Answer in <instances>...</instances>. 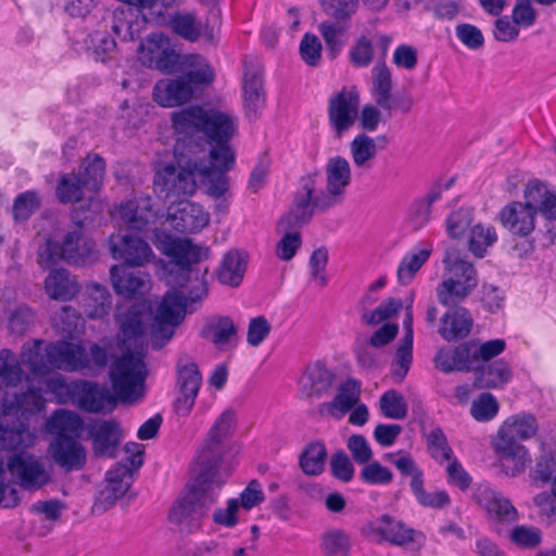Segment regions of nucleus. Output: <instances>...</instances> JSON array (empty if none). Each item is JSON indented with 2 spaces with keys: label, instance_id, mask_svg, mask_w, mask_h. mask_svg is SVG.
I'll list each match as a JSON object with an SVG mask.
<instances>
[{
  "label": "nucleus",
  "instance_id": "1",
  "mask_svg": "<svg viewBox=\"0 0 556 556\" xmlns=\"http://www.w3.org/2000/svg\"><path fill=\"white\" fill-rule=\"evenodd\" d=\"M151 316V305L147 301L132 304L126 312L116 315L118 340L127 352L116 358L110 369L114 394L97 383L81 381L73 390L80 409L93 414L111 412L117 401L134 404L143 397L148 374L143 359Z\"/></svg>",
  "mask_w": 556,
  "mask_h": 556
},
{
  "label": "nucleus",
  "instance_id": "2",
  "mask_svg": "<svg viewBox=\"0 0 556 556\" xmlns=\"http://www.w3.org/2000/svg\"><path fill=\"white\" fill-rule=\"evenodd\" d=\"M154 244L169 257L161 277L170 290L164 294L151 324L153 345L161 349L172 339L186 313L193 312V305L207 294V268L202 269L197 265L207 257L208 250L194 244L190 239L173 238L159 232L155 233Z\"/></svg>",
  "mask_w": 556,
  "mask_h": 556
},
{
  "label": "nucleus",
  "instance_id": "3",
  "mask_svg": "<svg viewBox=\"0 0 556 556\" xmlns=\"http://www.w3.org/2000/svg\"><path fill=\"white\" fill-rule=\"evenodd\" d=\"M198 182L211 198H219L228 191V177L207 162L204 152L188 157L179 167L167 164L154 176V189L165 199L190 197Z\"/></svg>",
  "mask_w": 556,
  "mask_h": 556
},
{
  "label": "nucleus",
  "instance_id": "4",
  "mask_svg": "<svg viewBox=\"0 0 556 556\" xmlns=\"http://www.w3.org/2000/svg\"><path fill=\"white\" fill-rule=\"evenodd\" d=\"M194 481L191 491L177 500L169 510L170 522L192 531L200 526V520L207 514L216 502L225 477L213 476L193 468Z\"/></svg>",
  "mask_w": 556,
  "mask_h": 556
},
{
  "label": "nucleus",
  "instance_id": "5",
  "mask_svg": "<svg viewBox=\"0 0 556 556\" xmlns=\"http://www.w3.org/2000/svg\"><path fill=\"white\" fill-rule=\"evenodd\" d=\"M237 118L224 111L205 109L203 115L202 135L213 144L206 153L207 162L225 175L235 164V152L229 141L237 132Z\"/></svg>",
  "mask_w": 556,
  "mask_h": 556
},
{
  "label": "nucleus",
  "instance_id": "6",
  "mask_svg": "<svg viewBox=\"0 0 556 556\" xmlns=\"http://www.w3.org/2000/svg\"><path fill=\"white\" fill-rule=\"evenodd\" d=\"M443 264L444 278L437 288L438 300L444 306H454L478 286L477 270L456 250L446 251Z\"/></svg>",
  "mask_w": 556,
  "mask_h": 556
},
{
  "label": "nucleus",
  "instance_id": "7",
  "mask_svg": "<svg viewBox=\"0 0 556 556\" xmlns=\"http://www.w3.org/2000/svg\"><path fill=\"white\" fill-rule=\"evenodd\" d=\"M96 243L80 229L67 231L61 241L51 237L45 239L37 252V263L42 269H49L59 262L70 265H84L94 253Z\"/></svg>",
  "mask_w": 556,
  "mask_h": 556
},
{
  "label": "nucleus",
  "instance_id": "8",
  "mask_svg": "<svg viewBox=\"0 0 556 556\" xmlns=\"http://www.w3.org/2000/svg\"><path fill=\"white\" fill-rule=\"evenodd\" d=\"M336 205L328 191L321 189L320 176L317 173L308 174L300 179L292 206L281 218V226H303L315 213L325 212Z\"/></svg>",
  "mask_w": 556,
  "mask_h": 556
},
{
  "label": "nucleus",
  "instance_id": "9",
  "mask_svg": "<svg viewBox=\"0 0 556 556\" xmlns=\"http://www.w3.org/2000/svg\"><path fill=\"white\" fill-rule=\"evenodd\" d=\"M73 352L67 341L45 343L38 340L23 345L21 361L34 375H46L52 369L68 371V369L81 368L80 362L67 358V355Z\"/></svg>",
  "mask_w": 556,
  "mask_h": 556
},
{
  "label": "nucleus",
  "instance_id": "10",
  "mask_svg": "<svg viewBox=\"0 0 556 556\" xmlns=\"http://www.w3.org/2000/svg\"><path fill=\"white\" fill-rule=\"evenodd\" d=\"M235 428V413L225 410L211 427L206 440L195 456L193 468L213 473V476L225 477L218 468L222 458V443L227 439Z\"/></svg>",
  "mask_w": 556,
  "mask_h": 556
},
{
  "label": "nucleus",
  "instance_id": "11",
  "mask_svg": "<svg viewBox=\"0 0 556 556\" xmlns=\"http://www.w3.org/2000/svg\"><path fill=\"white\" fill-rule=\"evenodd\" d=\"M472 500L485 513L497 533L503 527L516 522L519 513L511 501L488 482L478 483L472 490Z\"/></svg>",
  "mask_w": 556,
  "mask_h": 556
},
{
  "label": "nucleus",
  "instance_id": "12",
  "mask_svg": "<svg viewBox=\"0 0 556 556\" xmlns=\"http://www.w3.org/2000/svg\"><path fill=\"white\" fill-rule=\"evenodd\" d=\"M202 376L198 364L190 356H180L176 364V387L174 410L178 416L187 417L195 403Z\"/></svg>",
  "mask_w": 556,
  "mask_h": 556
},
{
  "label": "nucleus",
  "instance_id": "13",
  "mask_svg": "<svg viewBox=\"0 0 556 556\" xmlns=\"http://www.w3.org/2000/svg\"><path fill=\"white\" fill-rule=\"evenodd\" d=\"M7 467L24 490L37 491L51 481L50 470L33 454L16 453L8 459Z\"/></svg>",
  "mask_w": 556,
  "mask_h": 556
},
{
  "label": "nucleus",
  "instance_id": "14",
  "mask_svg": "<svg viewBox=\"0 0 556 556\" xmlns=\"http://www.w3.org/2000/svg\"><path fill=\"white\" fill-rule=\"evenodd\" d=\"M180 55L172 48L168 37L161 33L150 34L139 47V60L144 66L163 73L176 71Z\"/></svg>",
  "mask_w": 556,
  "mask_h": 556
},
{
  "label": "nucleus",
  "instance_id": "15",
  "mask_svg": "<svg viewBox=\"0 0 556 556\" xmlns=\"http://www.w3.org/2000/svg\"><path fill=\"white\" fill-rule=\"evenodd\" d=\"M109 247L113 258L123 261L127 266L141 267L154 258L149 243L137 235L111 236Z\"/></svg>",
  "mask_w": 556,
  "mask_h": 556
},
{
  "label": "nucleus",
  "instance_id": "16",
  "mask_svg": "<svg viewBox=\"0 0 556 556\" xmlns=\"http://www.w3.org/2000/svg\"><path fill=\"white\" fill-rule=\"evenodd\" d=\"M210 223V214L195 202L181 201L168 207L160 225L168 224L178 232H198Z\"/></svg>",
  "mask_w": 556,
  "mask_h": 556
},
{
  "label": "nucleus",
  "instance_id": "17",
  "mask_svg": "<svg viewBox=\"0 0 556 556\" xmlns=\"http://www.w3.org/2000/svg\"><path fill=\"white\" fill-rule=\"evenodd\" d=\"M117 215L128 228L140 231L151 229L163 219L154 210L152 198L146 194H136L121 203Z\"/></svg>",
  "mask_w": 556,
  "mask_h": 556
},
{
  "label": "nucleus",
  "instance_id": "18",
  "mask_svg": "<svg viewBox=\"0 0 556 556\" xmlns=\"http://www.w3.org/2000/svg\"><path fill=\"white\" fill-rule=\"evenodd\" d=\"M358 108L359 93L355 87L344 88L329 100V122L338 136L354 125Z\"/></svg>",
  "mask_w": 556,
  "mask_h": 556
},
{
  "label": "nucleus",
  "instance_id": "19",
  "mask_svg": "<svg viewBox=\"0 0 556 556\" xmlns=\"http://www.w3.org/2000/svg\"><path fill=\"white\" fill-rule=\"evenodd\" d=\"M88 438L92 441L93 454L114 458L123 439V430L114 419H97L87 425Z\"/></svg>",
  "mask_w": 556,
  "mask_h": 556
},
{
  "label": "nucleus",
  "instance_id": "20",
  "mask_svg": "<svg viewBox=\"0 0 556 556\" xmlns=\"http://www.w3.org/2000/svg\"><path fill=\"white\" fill-rule=\"evenodd\" d=\"M132 483L131 468L122 463H117L106 472V485L99 492L94 501L92 510L96 514H102L121 498Z\"/></svg>",
  "mask_w": 556,
  "mask_h": 556
},
{
  "label": "nucleus",
  "instance_id": "21",
  "mask_svg": "<svg viewBox=\"0 0 556 556\" xmlns=\"http://www.w3.org/2000/svg\"><path fill=\"white\" fill-rule=\"evenodd\" d=\"M492 448L497 457L502 471L509 477L525 472L531 464L528 448L517 440H506L494 437Z\"/></svg>",
  "mask_w": 556,
  "mask_h": 556
},
{
  "label": "nucleus",
  "instance_id": "22",
  "mask_svg": "<svg viewBox=\"0 0 556 556\" xmlns=\"http://www.w3.org/2000/svg\"><path fill=\"white\" fill-rule=\"evenodd\" d=\"M48 454L65 471H78L87 462L86 447L75 438L59 435L49 444Z\"/></svg>",
  "mask_w": 556,
  "mask_h": 556
},
{
  "label": "nucleus",
  "instance_id": "23",
  "mask_svg": "<svg viewBox=\"0 0 556 556\" xmlns=\"http://www.w3.org/2000/svg\"><path fill=\"white\" fill-rule=\"evenodd\" d=\"M369 533L377 541H387L397 546H408L413 543H420L421 533L407 527L404 522L396 520L388 515L369 525Z\"/></svg>",
  "mask_w": 556,
  "mask_h": 556
},
{
  "label": "nucleus",
  "instance_id": "24",
  "mask_svg": "<svg viewBox=\"0 0 556 556\" xmlns=\"http://www.w3.org/2000/svg\"><path fill=\"white\" fill-rule=\"evenodd\" d=\"M498 220L511 235L526 238L535 229L536 210L521 201H513L501 208Z\"/></svg>",
  "mask_w": 556,
  "mask_h": 556
},
{
  "label": "nucleus",
  "instance_id": "25",
  "mask_svg": "<svg viewBox=\"0 0 556 556\" xmlns=\"http://www.w3.org/2000/svg\"><path fill=\"white\" fill-rule=\"evenodd\" d=\"M201 336L218 351L233 350L238 344V326L229 316L214 315L206 318Z\"/></svg>",
  "mask_w": 556,
  "mask_h": 556
},
{
  "label": "nucleus",
  "instance_id": "26",
  "mask_svg": "<svg viewBox=\"0 0 556 556\" xmlns=\"http://www.w3.org/2000/svg\"><path fill=\"white\" fill-rule=\"evenodd\" d=\"M153 100L163 108H176L190 102L195 92L186 77L160 79L153 87Z\"/></svg>",
  "mask_w": 556,
  "mask_h": 556
},
{
  "label": "nucleus",
  "instance_id": "27",
  "mask_svg": "<svg viewBox=\"0 0 556 556\" xmlns=\"http://www.w3.org/2000/svg\"><path fill=\"white\" fill-rule=\"evenodd\" d=\"M128 267L124 264L111 267L110 278L114 291L129 299L144 295L151 289L150 276L144 273L131 271Z\"/></svg>",
  "mask_w": 556,
  "mask_h": 556
},
{
  "label": "nucleus",
  "instance_id": "28",
  "mask_svg": "<svg viewBox=\"0 0 556 556\" xmlns=\"http://www.w3.org/2000/svg\"><path fill=\"white\" fill-rule=\"evenodd\" d=\"M243 100L247 114L255 118L265 106L263 70L254 64L244 63Z\"/></svg>",
  "mask_w": 556,
  "mask_h": 556
},
{
  "label": "nucleus",
  "instance_id": "29",
  "mask_svg": "<svg viewBox=\"0 0 556 556\" xmlns=\"http://www.w3.org/2000/svg\"><path fill=\"white\" fill-rule=\"evenodd\" d=\"M325 172L326 190L329 197L339 205L343 202L346 188L352 180L350 163L342 156L331 157L327 162Z\"/></svg>",
  "mask_w": 556,
  "mask_h": 556
},
{
  "label": "nucleus",
  "instance_id": "30",
  "mask_svg": "<svg viewBox=\"0 0 556 556\" xmlns=\"http://www.w3.org/2000/svg\"><path fill=\"white\" fill-rule=\"evenodd\" d=\"M523 203L536 210L546 219H556V192L547 184L539 180H530L523 191Z\"/></svg>",
  "mask_w": 556,
  "mask_h": 556
},
{
  "label": "nucleus",
  "instance_id": "31",
  "mask_svg": "<svg viewBox=\"0 0 556 556\" xmlns=\"http://www.w3.org/2000/svg\"><path fill=\"white\" fill-rule=\"evenodd\" d=\"M176 71L181 72V77H186L191 88L197 92L213 83L215 73L208 61L200 54L180 55Z\"/></svg>",
  "mask_w": 556,
  "mask_h": 556
},
{
  "label": "nucleus",
  "instance_id": "32",
  "mask_svg": "<svg viewBox=\"0 0 556 556\" xmlns=\"http://www.w3.org/2000/svg\"><path fill=\"white\" fill-rule=\"evenodd\" d=\"M334 374L323 362L309 364L300 379L301 392L308 397H320L332 387Z\"/></svg>",
  "mask_w": 556,
  "mask_h": 556
},
{
  "label": "nucleus",
  "instance_id": "33",
  "mask_svg": "<svg viewBox=\"0 0 556 556\" xmlns=\"http://www.w3.org/2000/svg\"><path fill=\"white\" fill-rule=\"evenodd\" d=\"M477 361V353L473 352L472 343H464L453 350H440L434 364L443 372L468 371L473 362Z\"/></svg>",
  "mask_w": 556,
  "mask_h": 556
},
{
  "label": "nucleus",
  "instance_id": "34",
  "mask_svg": "<svg viewBox=\"0 0 556 556\" xmlns=\"http://www.w3.org/2000/svg\"><path fill=\"white\" fill-rule=\"evenodd\" d=\"M204 108L192 105L170 114L172 127L179 141L192 139L202 134Z\"/></svg>",
  "mask_w": 556,
  "mask_h": 556
},
{
  "label": "nucleus",
  "instance_id": "35",
  "mask_svg": "<svg viewBox=\"0 0 556 556\" xmlns=\"http://www.w3.org/2000/svg\"><path fill=\"white\" fill-rule=\"evenodd\" d=\"M539 430L536 418L529 413H518L507 417L496 435L506 440L523 441L533 438Z\"/></svg>",
  "mask_w": 556,
  "mask_h": 556
},
{
  "label": "nucleus",
  "instance_id": "36",
  "mask_svg": "<svg viewBox=\"0 0 556 556\" xmlns=\"http://www.w3.org/2000/svg\"><path fill=\"white\" fill-rule=\"evenodd\" d=\"M45 290L53 300L70 301L78 294L80 288L67 269L55 268L47 276Z\"/></svg>",
  "mask_w": 556,
  "mask_h": 556
},
{
  "label": "nucleus",
  "instance_id": "37",
  "mask_svg": "<svg viewBox=\"0 0 556 556\" xmlns=\"http://www.w3.org/2000/svg\"><path fill=\"white\" fill-rule=\"evenodd\" d=\"M173 31L179 37L194 42L202 36L212 39V30L208 29L207 25H204L197 16L191 12H178L174 15H169L167 20Z\"/></svg>",
  "mask_w": 556,
  "mask_h": 556
},
{
  "label": "nucleus",
  "instance_id": "38",
  "mask_svg": "<svg viewBox=\"0 0 556 556\" xmlns=\"http://www.w3.org/2000/svg\"><path fill=\"white\" fill-rule=\"evenodd\" d=\"M372 96L378 106L384 110L388 116L392 115V96L393 88L392 73L386 62L377 63L371 70Z\"/></svg>",
  "mask_w": 556,
  "mask_h": 556
},
{
  "label": "nucleus",
  "instance_id": "39",
  "mask_svg": "<svg viewBox=\"0 0 556 556\" xmlns=\"http://www.w3.org/2000/svg\"><path fill=\"white\" fill-rule=\"evenodd\" d=\"M112 307V296L109 290L98 283L90 282L86 287L83 298V308L90 319H100L106 316Z\"/></svg>",
  "mask_w": 556,
  "mask_h": 556
},
{
  "label": "nucleus",
  "instance_id": "40",
  "mask_svg": "<svg viewBox=\"0 0 556 556\" xmlns=\"http://www.w3.org/2000/svg\"><path fill=\"white\" fill-rule=\"evenodd\" d=\"M8 417L7 412L2 418L0 417V450H17L34 445L36 434L23 422L9 427Z\"/></svg>",
  "mask_w": 556,
  "mask_h": 556
},
{
  "label": "nucleus",
  "instance_id": "41",
  "mask_svg": "<svg viewBox=\"0 0 556 556\" xmlns=\"http://www.w3.org/2000/svg\"><path fill=\"white\" fill-rule=\"evenodd\" d=\"M68 346L73 348V353L67 355L70 361L80 362L81 368L68 369V371H79L84 374H92L102 369L108 363V352L98 344L90 346V355L80 343L68 342Z\"/></svg>",
  "mask_w": 556,
  "mask_h": 556
},
{
  "label": "nucleus",
  "instance_id": "42",
  "mask_svg": "<svg viewBox=\"0 0 556 556\" xmlns=\"http://www.w3.org/2000/svg\"><path fill=\"white\" fill-rule=\"evenodd\" d=\"M472 327V318L464 307H457L444 314L440 334L446 341L458 340L467 337Z\"/></svg>",
  "mask_w": 556,
  "mask_h": 556
},
{
  "label": "nucleus",
  "instance_id": "43",
  "mask_svg": "<svg viewBox=\"0 0 556 556\" xmlns=\"http://www.w3.org/2000/svg\"><path fill=\"white\" fill-rule=\"evenodd\" d=\"M56 197L62 203H76L88 199L97 207L100 205L93 201V194L87 190V186L81 177L74 173L65 174L61 177L56 187Z\"/></svg>",
  "mask_w": 556,
  "mask_h": 556
},
{
  "label": "nucleus",
  "instance_id": "44",
  "mask_svg": "<svg viewBox=\"0 0 556 556\" xmlns=\"http://www.w3.org/2000/svg\"><path fill=\"white\" fill-rule=\"evenodd\" d=\"M47 427L56 437L68 435L77 439L81 434L84 422L78 414L66 409H58L48 419Z\"/></svg>",
  "mask_w": 556,
  "mask_h": 556
},
{
  "label": "nucleus",
  "instance_id": "45",
  "mask_svg": "<svg viewBox=\"0 0 556 556\" xmlns=\"http://www.w3.org/2000/svg\"><path fill=\"white\" fill-rule=\"evenodd\" d=\"M247 261L239 251H230L222 260L217 271L218 281L229 287H238L244 276Z\"/></svg>",
  "mask_w": 556,
  "mask_h": 556
},
{
  "label": "nucleus",
  "instance_id": "46",
  "mask_svg": "<svg viewBox=\"0 0 556 556\" xmlns=\"http://www.w3.org/2000/svg\"><path fill=\"white\" fill-rule=\"evenodd\" d=\"M359 393V383L356 380L350 379L340 386L336 397L325 406L329 414L340 418L357 404Z\"/></svg>",
  "mask_w": 556,
  "mask_h": 556
},
{
  "label": "nucleus",
  "instance_id": "47",
  "mask_svg": "<svg viewBox=\"0 0 556 556\" xmlns=\"http://www.w3.org/2000/svg\"><path fill=\"white\" fill-rule=\"evenodd\" d=\"M431 254L429 247H417L412 249L401 261L397 267V279L403 286L408 285L428 261Z\"/></svg>",
  "mask_w": 556,
  "mask_h": 556
},
{
  "label": "nucleus",
  "instance_id": "48",
  "mask_svg": "<svg viewBox=\"0 0 556 556\" xmlns=\"http://www.w3.org/2000/svg\"><path fill=\"white\" fill-rule=\"evenodd\" d=\"M351 156L357 168L368 169L375 160L378 149L374 138L361 134L357 135L350 144Z\"/></svg>",
  "mask_w": 556,
  "mask_h": 556
},
{
  "label": "nucleus",
  "instance_id": "49",
  "mask_svg": "<svg viewBox=\"0 0 556 556\" xmlns=\"http://www.w3.org/2000/svg\"><path fill=\"white\" fill-rule=\"evenodd\" d=\"M510 377L509 366L503 361H496L477 372L476 384L479 388L495 389L507 383Z\"/></svg>",
  "mask_w": 556,
  "mask_h": 556
},
{
  "label": "nucleus",
  "instance_id": "50",
  "mask_svg": "<svg viewBox=\"0 0 556 556\" xmlns=\"http://www.w3.org/2000/svg\"><path fill=\"white\" fill-rule=\"evenodd\" d=\"M104 175L105 162L100 155H89L84 160L79 176L91 194H96L100 190Z\"/></svg>",
  "mask_w": 556,
  "mask_h": 556
},
{
  "label": "nucleus",
  "instance_id": "51",
  "mask_svg": "<svg viewBox=\"0 0 556 556\" xmlns=\"http://www.w3.org/2000/svg\"><path fill=\"white\" fill-rule=\"evenodd\" d=\"M496 241L497 233L493 226L477 224L469 231L468 250L476 257L482 258Z\"/></svg>",
  "mask_w": 556,
  "mask_h": 556
},
{
  "label": "nucleus",
  "instance_id": "52",
  "mask_svg": "<svg viewBox=\"0 0 556 556\" xmlns=\"http://www.w3.org/2000/svg\"><path fill=\"white\" fill-rule=\"evenodd\" d=\"M21 362L12 351H0V380L7 387H16L26 378Z\"/></svg>",
  "mask_w": 556,
  "mask_h": 556
},
{
  "label": "nucleus",
  "instance_id": "53",
  "mask_svg": "<svg viewBox=\"0 0 556 556\" xmlns=\"http://www.w3.org/2000/svg\"><path fill=\"white\" fill-rule=\"evenodd\" d=\"M327 450L323 443H311L300 456V466L304 473L318 476L324 471Z\"/></svg>",
  "mask_w": 556,
  "mask_h": 556
},
{
  "label": "nucleus",
  "instance_id": "54",
  "mask_svg": "<svg viewBox=\"0 0 556 556\" xmlns=\"http://www.w3.org/2000/svg\"><path fill=\"white\" fill-rule=\"evenodd\" d=\"M440 199L441 191L432 190L410 204L408 219L415 229L424 227L430 220L432 204Z\"/></svg>",
  "mask_w": 556,
  "mask_h": 556
},
{
  "label": "nucleus",
  "instance_id": "55",
  "mask_svg": "<svg viewBox=\"0 0 556 556\" xmlns=\"http://www.w3.org/2000/svg\"><path fill=\"white\" fill-rule=\"evenodd\" d=\"M320 546L325 556H348L352 544L346 532L334 529L323 534Z\"/></svg>",
  "mask_w": 556,
  "mask_h": 556
},
{
  "label": "nucleus",
  "instance_id": "56",
  "mask_svg": "<svg viewBox=\"0 0 556 556\" xmlns=\"http://www.w3.org/2000/svg\"><path fill=\"white\" fill-rule=\"evenodd\" d=\"M53 325L62 333L74 338L79 334L85 325L81 315L72 306H63L53 317Z\"/></svg>",
  "mask_w": 556,
  "mask_h": 556
},
{
  "label": "nucleus",
  "instance_id": "57",
  "mask_svg": "<svg viewBox=\"0 0 556 556\" xmlns=\"http://www.w3.org/2000/svg\"><path fill=\"white\" fill-rule=\"evenodd\" d=\"M383 459L393 464L402 476H410V489L424 480V473L412 456L405 451L383 454Z\"/></svg>",
  "mask_w": 556,
  "mask_h": 556
},
{
  "label": "nucleus",
  "instance_id": "58",
  "mask_svg": "<svg viewBox=\"0 0 556 556\" xmlns=\"http://www.w3.org/2000/svg\"><path fill=\"white\" fill-rule=\"evenodd\" d=\"M381 414L389 419L402 420L407 416V403L404 396L391 389L386 391L379 400Z\"/></svg>",
  "mask_w": 556,
  "mask_h": 556
},
{
  "label": "nucleus",
  "instance_id": "59",
  "mask_svg": "<svg viewBox=\"0 0 556 556\" xmlns=\"http://www.w3.org/2000/svg\"><path fill=\"white\" fill-rule=\"evenodd\" d=\"M318 30L326 42L329 56L337 58L346 42L345 28L333 22H324L318 25Z\"/></svg>",
  "mask_w": 556,
  "mask_h": 556
},
{
  "label": "nucleus",
  "instance_id": "60",
  "mask_svg": "<svg viewBox=\"0 0 556 556\" xmlns=\"http://www.w3.org/2000/svg\"><path fill=\"white\" fill-rule=\"evenodd\" d=\"M131 13L116 10L113 13L112 30L122 40H135L140 35L141 23L130 18Z\"/></svg>",
  "mask_w": 556,
  "mask_h": 556
},
{
  "label": "nucleus",
  "instance_id": "61",
  "mask_svg": "<svg viewBox=\"0 0 556 556\" xmlns=\"http://www.w3.org/2000/svg\"><path fill=\"white\" fill-rule=\"evenodd\" d=\"M299 227L300 226H281V222L279 223V229L285 232L276 244V255L278 258L282 261H290L295 255L302 244L300 232L298 230H293Z\"/></svg>",
  "mask_w": 556,
  "mask_h": 556
},
{
  "label": "nucleus",
  "instance_id": "62",
  "mask_svg": "<svg viewBox=\"0 0 556 556\" xmlns=\"http://www.w3.org/2000/svg\"><path fill=\"white\" fill-rule=\"evenodd\" d=\"M500 410V404L496 397L491 393H482L475 399L470 406L472 418L479 422H488L496 417Z\"/></svg>",
  "mask_w": 556,
  "mask_h": 556
},
{
  "label": "nucleus",
  "instance_id": "63",
  "mask_svg": "<svg viewBox=\"0 0 556 556\" xmlns=\"http://www.w3.org/2000/svg\"><path fill=\"white\" fill-rule=\"evenodd\" d=\"M359 479L370 485H388L393 481L394 475L389 467L378 460H370L362 466Z\"/></svg>",
  "mask_w": 556,
  "mask_h": 556
},
{
  "label": "nucleus",
  "instance_id": "64",
  "mask_svg": "<svg viewBox=\"0 0 556 556\" xmlns=\"http://www.w3.org/2000/svg\"><path fill=\"white\" fill-rule=\"evenodd\" d=\"M354 355L358 366L365 370L377 369L381 364V353L368 340L358 339L354 344Z\"/></svg>",
  "mask_w": 556,
  "mask_h": 556
}]
</instances>
